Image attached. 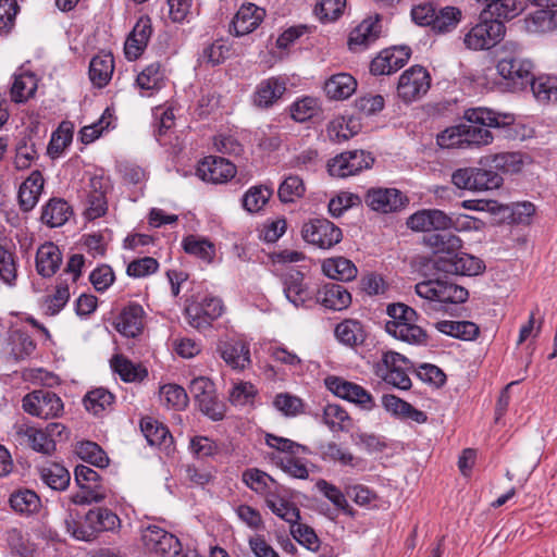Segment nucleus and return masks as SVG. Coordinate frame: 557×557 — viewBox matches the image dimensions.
Here are the masks:
<instances>
[{
    "label": "nucleus",
    "instance_id": "obj_1",
    "mask_svg": "<svg viewBox=\"0 0 557 557\" xmlns=\"http://www.w3.org/2000/svg\"><path fill=\"white\" fill-rule=\"evenodd\" d=\"M466 123L446 128L437 136L443 148L481 146L493 141L487 127H505L513 123L511 114L497 113L487 108H473L465 112Z\"/></svg>",
    "mask_w": 557,
    "mask_h": 557
},
{
    "label": "nucleus",
    "instance_id": "obj_2",
    "mask_svg": "<svg viewBox=\"0 0 557 557\" xmlns=\"http://www.w3.org/2000/svg\"><path fill=\"white\" fill-rule=\"evenodd\" d=\"M425 244L433 249V264L440 272L473 276L485 270V264L480 258L460 251L462 240L457 235L431 234L425 238Z\"/></svg>",
    "mask_w": 557,
    "mask_h": 557
},
{
    "label": "nucleus",
    "instance_id": "obj_3",
    "mask_svg": "<svg viewBox=\"0 0 557 557\" xmlns=\"http://www.w3.org/2000/svg\"><path fill=\"white\" fill-rule=\"evenodd\" d=\"M498 74L515 85L524 86L530 83L533 63L524 58L522 46L516 41H506L500 48L496 65Z\"/></svg>",
    "mask_w": 557,
    "mask_h": 557
},
{
    "label": "nucleus",
    "instance_id": "obj_4",
    "mask_svg": "<svg viewBox=\"0 0 557 557\" xmlns=\"http://www.w3.org/2000/svg\"><path fill=\"white\" fill-rule=\"evenodd\" d=\"M265 443L284 454L275 457L274 460L286 474L300 480H306L309 476L307 460L298 457L299 454H309L308 447L273 434H267Z\"/></svg>",
    "mask_w": 557,
    "mask_h": 557
},
{
    "label": "nucleus",
    "instance_id": "obj_5",
    "mask_svg": "<svg viewBox=\"0 0 557 557\" xmlns=\"http://www.w3.org/2000/svg\"><path fill=\"white\" fill-rule=\"evenodd\" d=\"M65 430L61 423H49L45 429H37L27 423L14 425V435L18 444L28 445L35 451L51 455L55 450L54 436H60Z\"/></svg>",
    "mask_w": 557,
    "mask_h": 557
},
{
    "label": "nucleus",
    "instance_id": "obj_6",
    "mask_svg": "<svg viewBox=\"0 0 557 557\" xmlns=\"http://www.w3.org/2000/svg\"><path fill=\"white\" fill-rule=\"evenodd\" d=\"M416 293L419 297L444 308L448 304H462L468 297V290L447 280H428L416 284ZM436 308V306H434Z\"/></svg>",
    "mask_w": 557,
    "mask_h": 557
},
{
    "label": "nucleus",
    "instance_id": "obj_7",
    "mask_svg": "<svg viewBox=\"0 0 557 557\" xmlns=\"http://www.w3.org/2000/svg\"><path fill=\"white\" fill-rule=\"evenodd\" d=\"M412 370L411 362L403 355L395 351L383 352L376 364V374L387 384L399 389H409L411 380L409 372Z\"/></svg>",
    "mask_w": 557,
    "mask_h": 557
},
{
    "label": "nucleus",
    "instance_id": "obj_8",
    "mask_svg": "<svg viewBox=\"0 0 557 557\" xmlns=\"http://www.w3.org/2000/svg\"><path fill=\"white\" fill-rule=\"evenodd\" d=\"M324 383L333 395L354 404L361 410L372 411L376 407L372 394L355 382H350L341 376L331 375L324 380Z\"/></svg>",
    "mask_w": 557,
    "mask_h": 557
},
{
    "label": "nucleus",
    "instance_id": "obj_9",
    "mask_svg": "<svg viewBox=\"0 0 557 557\" xmlns=\"http://www.w3.org/2000/svg\"><path fill=\"white\" fill-rule=\"evenodd\" d=\"M451 182L460 189L484 191L498 188L503 183V178L492 170L463 168L453 173Z\"/></svg>",
    "mask_w": 557,
    "mask_h": 557
},
{
    "label": "nucleus",
    "instance_id": "obj_10",
    "mask_svg": "<svg viewBox=\"0 0 557 557\" xmlns=\"http://www.w3.org/2000/svg\"><path fill=\"white\" fill-rule=\"evenodd\" d=\"M431 87L430 73L420 65L406 70L399 77L397 95L406 103L420 100Z\"/></svg>",
    "mask_w": 557,
    "mask_h": 557
},
{
    "label": "nucleus",
    "instance_id": "obj_11",
    "mask_svg": "<svg viewBox=\"0 0 557 557\" xmlns=\"http://www.w3.org/2000/svg\"><path fill=\"white\" fill-rule=\"evenodd\" d=\"M506 27L498 18L487 20L474 25L463 38L471 50H486L496 46L504 37Z\"/></svg>",
    "mask_w": 557,
    "mask_h": 557
},
{
    "label": "nucleus",
    "instance_id": "obj_12",
    "mask_svg": "<svg viewBox=\"0 0 557 557\" xmlns=\"http://www.w3.org/2000/svg\"><path fill=\"white\" fill-rule=\"evenodd\" d=\"M25 412L41 419H53L63 411L61 398L48 389H36L23 397Z\"/></svg>",
    "mask_w": 557,
    "mask_h": 557
},
{
    "label": "nucleus",
    "instance_id": "obj_13",
    "mask_svg": "<svg viewBox=\"0 0 557 557\" xmlns=\"http://www.w3.org/2000/svg\"><path fill=\"white\" fill-rule=\"evenodd\" d=\"M189 393L202 413L213 421L223 419L224 408L216 398L215 387L210 379L206 376L194 379L189 384Z\"/></svg>",
    "mask_w": 557,
    "mask_h": 557
},
{
    "label": "nucleus",
    "instance_id": "obj_14",
    "mask_svg": "<svg viewBox=\"0 0 557 557\" xmlns=\"http://www.w3.org/2000/svg\"><path fill=\"white\" fill-rule=\"evenodd\" d=\"M141 541L148 552L161 557H175L182 550L181 542L174 534L154 524L143 529Z\"/></svg>",
    "mask_w": 557,
    "mask_h": 557
},
{
    "label": "nucleus",
    "instance_id": "obj_15",
    "mask_svg": "<svg viewBox=\"0 0 557 557\" xmlns=\"http://www.w3.org/2000/svg\"><path fill=\"white\" fill-rule=\"evenodd\" d=\"M305 242L322 249H330L342 240L339 227L326 219H312L301 228Z\"/></svg>",
    "mask_w": 557,
    "mask_h": 557
},
{
    "label": "nucleus",
    "instance_id": "obj_16",
    "mask_svg": "<svg viewBox=\"0 0 557 557\" xmlns=\"http://www.w3.org/2000/svg\"><path fill=\"white\" fill-rule=\"evenodd\" d=\"M373 161L371 154L363 150L343 152L329 162V173L335 177H347L369 169Z\"/></svg>",
    "mask_w": 557,
    "mask_h": 557
},
{
    "label": "nucleus",
    "instance_id": "obj_17",
    "mask_svg": "<svg viewBox=\"0 0 557 557\" xmlns=\"http://www.w3.org/2000/svg\"><path fill=\"white\" fill-rule=\"evenodd\" d=\"M408 201L407 196L396 188H371L364 196L366 205L381 213L400 211L408 205Z\"/></svg>",
    "mask_w": 557,
    "mask_h": 557
},
{
    "label": "nucleus",
    "instance_id": "obj_18",
    "mask_svg": "<svg viewBox=\"0 0 557 557\" xmlns=\"http://www.w3.org/2000/svg\"><path fill=\"white\" fill-rule=\"evenodd\" d=\"M110 188L109 178L102 175L90 177L86 190V216L89 220L98 219L108 210L107 191Z\"/></svg>",
    "mask_w": 557,
    "mask_h": 557
},
{
    "label": "nucleus",
    "instance_id": "obj_19",
    "mask_svg": "<svg viewBox=\"0 0 557 557\" xmlns=\"http://www.w3.org/2000/svg\"><path fill=\"white\" fill-rule=\"evenodd\" d=\"M236 174V168L228 160L209 156L199 162L197 168V175L205 182L212 184H222Z\"/></svg>",
    "mask_w": 557,
    "mask_h": 557
},
{
    "label": "nucleus",
    "instance_id": "obj_20",
    "mask_svg": "<svg viewBox=\"0 0 557 557\" xmlns=\"http://www.w3.org/2000/svg\"><path fill=\"white\" fill-rule=\"evenodd\" d=\"M411 51L408 47H394L385 49L374 58L370 64L373 75H389L401 69L410 59Z\"/></svg>",
    "mask_w": 557,
    "mask_h": 557
},
{
    "label": "nucleus",
    "instance_id": "obj_21",
    "mask_svg": "<svg viewBox=\"0 0 557 557\" xmlns=\"http://www.w3.org/2000/svg\"><path fill=\"white\" fill-rule=\"evenodd\" d=\"M450 216L438 209H422L407 219V226L416 232L447 231Z\"/></svg>",
    "mask_w": 557,
    "mask_h": 557
},
{
    "label": "nucleus",
    "instance_id": "obj_22",
    "mask_svg": "<svg viewBox=\"0 0 557 557\" xmlns=\"http://www.w3.org/2000/svg\"><path fill=\"white\" fill-rule=\"evenodd\" d=\"M152 34L151 20L140 16L127 36L124 45L125 57L129 61L138 59L145 51Z\"/></svg>",
    "mask_w": 557,
    "mask_h": 557
},
{
    "label": "nucleus",
    "instance_id": "obj_23",
    "mask_svg": "<svg viewBox=\"0 0 557 557\" xmlns=\"http://www.w3.org/2000/svg\"><path fill=\"white\" fill-rule=\"evenodd\" d=\"M216 350L220 357L232 369H245L250 363V351L248 345L236 338L221 341Z\"/></svg>",
    "mask_w": 557,
    "mask_h": 557
},
{
    "label": "nucleus",
    "instance_id": "obj_24",
    "mask_svg": "<svg viewBox=\"0 0 557 557\" xmlns=\"http://www.w3.org/2000/svg\"><path fill=\"white\" fill-rule=\"evenodd\" d=\"M287 79L273 76L261 81L253 94V103L259 108L272 107L286 91Z\"/></svg>",
    "mask_w": 557,
    "mask_h": 557
},
{
    "label": "nucleus",
    "instance_id": "obj_25",
    "mask_svg": "<svg viewBox=\"0 0 557 557\" xmlns=\"http://www.w3.org/2000/svg\"><path fill=\"white\" fill-rule=\"evenodd\" d=\"M264 16V9L253 3L243 4L232 21L234 34L236 36H244L252 33L263 21Z\"/></svg>",
    "mask_w": 557,
    "mask_h": 557
},
{
    "label": "nucleus",
    "instance_id": "obj_26",
    "mask_svg": "<svg viewBox=\"0 0 557 557\" xmlns=\"http://www.w3.org/2000/svg\"><path fill=\"white\" fill-rule=\"evenodd\" d=\"M45 180L40 171H33L21 184L18 189V205L24 212L32 211L38 203L44 190Z\"/></svg>",
    "mask_w": 557,
    "mask_h": 557
},
{
    "label": "nucleus",
    "instance_id": "obj_27",
    "mask_svg": "<svg viewBox=\"0 0 557 557\" xmlns=\"http://www.w3.org/2000/svg\"><path fill=\"white\" fill-rule=\"evenodd\" d=\"M62 263V253L51 242L42 244L36 253V270L42 277H51Z\"/></svg>",
    "mask_w": 557,
    "mask_h": 557
},
{
    "label": "nucleus",
    "instance_id": "obj_28",
    "mask_svg": "<svg viewBox=\"0 0 557 557\" xmlns=\"http://www.w3.org/2000/svg\"><path fill=\"white\" fill-rule=\"evenodd\" d=\"M143 307L138 304H131L120 313L116 322V330L126 337H135L140 334L144 327Z\"/></svg>",
    "mask_w": 557,
    "mask_h": 557
},
{
    "label": "nucleus",
    "instance_id": "obj_29",
    "mask_svg": "<svg viewBox=\"0 0 557 557\" xmlns=\"http://www.w3.org/2000/svg\"><path fill=\"white\" fill-rule=\"evenodd\" d=\"M336 339L350 348L362 345L367 339L364 325L356 319H345L335 327Z\"/></svg>",
    "mask_w": 557,
    "mask_h": 557
},
{
    "label": "nucleus",
    "instance_id": "obj_30",
    "mask_svg": "<svg viewBox=\"0 0 557 557\" xmlns=\"http://www.w3.org/2000/svg\"><path fill=\"white\" fill-rule=\"evenodd\" d=\"M317 300L327 309L339 311L351 304V295L343 285L331 283L318 292Z\"/></svg>",
    "mask_w": 557,
    "mask_h": 557
},
{
    "label": "nucleus",
    "instance_id": "obj_31",
    "mask_svg": "<svg viewBox=\"0 0 557 557\" xmlns=\"http://www.w3.org/2000/svg\"><path fill=\"white\" fill-rule=\"evenodd\" d=\"M72 208L61 198H51L41 210V222L49 227H59L72 215Z\"/></svg>",
    "mask_w": 557,
    "mask_h": 557
},
{
    "label": "nucleus",
    "instance_id": "obj_32",
    "mask_svg": "<svg viewBox=\"0 0 557 557\" xmlns=\"http://www.w3.org/2000/svg\"><path fill=\"white\" fill-rule=\"evenodd\" d=\"M357 88V81L348 73L332 75L324 84V90L330 99L344 100L349 98Z\"/></svg>",
    "mask_w": 557,
    "mask_h": 557
},
{
    "label": "nucleus",
    "instance_id": "obj_33",
    "mask_svg": "<svg viewBox=\"0 0 557 557\" xmlns=\"http://www.w3.org/2000/svg\"><path fill=\"white\" fill-rule=\"evenodd\" d=\"M382 406L386 411L401 419H409L417 423H424L428 420L423 411L416 409L409 403L395 395H384L382 397Z\"/></svg>",
    "mask_w": 557,
    "mask_h": 557
},
{
    "label": "nucleus",
    "instance_id": "obj_34",
    "mask_svg": "<svg viewBox=\"0 0 557 557\" xmlns=\"http://www.w3.org/2000/svg\"><path fill=\"white\" fill-rule=\"evenodd\" d=\"M322 421L332 432H349L354 426L348 411L338 404H327L323 407Z\"/></svg>",
    "mask_w": 557,
    "mask_h": 557
},
{
    "label": "nucleus",
    "instance_id": "obj_35",
    "mask_svg": "<svg viewBox=\"0 0 557 557\" xmlns=\"http://www.w3.org/2000/svg\"><path fill=\"white\" fill-rule=\"evenodd\" d=\"M273 195L271 185L260 184L249 187L242 197V206L249 213H259L270 201Z\"/></svg>",
    "mask_w": 557,
    "mask_h": 557
},
{
    "label": "nucleus",
    "instance_id": "obj_36",
    "mask_svg": "<svg viewBox=\"0 0 557 557\" xmlns=\"http://www.w3.org/2000/svg\"><path fill=\"white\" fill-rule=\"evenodd\" d=\"M113 70L114 60L112 54H97L89 64V78L95 86L99 88L104 87L111 79Z\"/></svg>",
    "mask_w": 557,
    "mask_h": 557
},
{
    "label": "nucleus",
    "instance_id": "obj_37",
    "mask_svg": "<svg viewBox=\"0 0 557 557\" xmlns=\"http://www.w3.org/2000/svg\"><path fill=\"white\" fill-rule=\"evenodd\" d=\"M385 331L396 339L412 345H424L428 338L425 331L417 324V321L398 323V325L385 324Z\"/></svg>",
    "mask_w": 557,
    "mask_h": 557
},
{
    "label": "nucleus",
    "instance_id": "obj_38",
    "mask_svg": "<svg viewBox=\"0 0 557 557\" xmlns=\"http://www.w3.org/2000/svg\"><path fill=\"white\" fill-rule=\"evenodd\" d=\"M284 294L296 307L304 306L312 298L300 272L289 273L284 281Z\"/></svg>",
    "mask_w": 557,
    "mask_h": 557
},
{
    "label": "nucleus",
    "instance_id": "obj_39",
    "mask_svg": "<svg viewBox=\"0 0 557 557\" xmlns=\"http://www.w3.org/2000/svg\"><path fill=\"white\" fill-rule=\"evenodd\" d=\"M322 270L327 277L343 282L352 281L358 274L357 267L344 257L325 260Z\"/></svg>",
    "mask_w": 557,
    "mask_h": 557
},
{
    "label": "nucleus",
    "instance_id": "obj_40",
    "mask_svg": "<svg viewBox=\"0 0 557 557\" xmlns=\"http://www.w3.org/2000/svg\"><path fill=\"white\" fill-rule=\"evenodd\" d=\"M85 523L96 534L103 531H113L120 524L119 517L108 508L90 509L85 516Z\"/></svg>",
    "mask_w": 557,
    "mask_h": 557
},
{
    "label": "nucleus",
    "instance_id": "obj_41",
    "mask_svg": "<svg viewBox=\"0 0 557 557\" xmlns=\"http://www.w3.org/2000/svg\"><path fill=\"white\" fill-rule=\"evenodd\" d=\"M164 70L160 62H153L147 65L136 78V85L148 96L160 90L164 84Z\"/></svg>",
    "mask_w": 557,
    "mask_h": 557
},
{
    "label": "nucleus",
    "instance_id": "obj_42",
    "mask_svg": "<svg viewBox=\"0 0 557 557\" xmlns=\"http://www.w3.org/2000/svg\"><path fill=\"white\" fill-rule=\"evenodd\" d=\"M381 30V26L379 25L377 20L368 18L362 21L351 33L349 36V47L350 49H356L357 47H367L373 41L376 40Z\"/></svg>",
    "mask_w": 557,
    "mask_h": 557
},
{
    "label": "nucleus",
    "instance_id": "obj_43",
    "mask_svg": "<svg viewBox=\"0 0 557 557\" xmlns=\"http://www.w3.org/2000/svg\"><path fill=\"white\" fill-rule=\"evenodd\" d=\"M436 329L445 335L462 341H473L480 333L479 326L471 321H440Z\"/></svg>",
    "mask_w": 557,
    "mask_h": 557
},
{
    "label": "nucleus",
    "instance_id": "obj_44",
    "mask_svg": "<svg viewBox=\"0 0 557 557\" xmlns=\"http://www.w3.org/2000/svg\"><path fill=\"white\" fill-rule=\"evenodd\" d=\"M496 18L512 20L524 10L523 0H476Z\"/></svg>",
    "mask_w": 557,
    "mask_h": 557
},
{
    "label": "nucleus",
    "instance_id": "obj_45",
    "mask_svg": "<svg viewBox=\"0 0 557 557\" xmlns=\"http://www.w3.org/2000/svg\"><path fill=\"white\" fill-rule=\"evenodd\" d=\"M40 479L54 491H64L71 481L67 469L59 463H49L39 469Z\"/></svg>",
    "mask_w": 557,
    "mask_h": 557
},
{
    "label": "nucleus",
    "instance_id": "obj_46",
    "mask_svg": "<svg viewBox=\"0 0 557 557\" xmlns=\"http://www.w3.org/2000/svg\"><path fill=\"white\" fill-rule=\"evenodd\" d=\"M111 367L124 382H141L148 375L145 368L120 355L113 357Z\"/></svg>",
    "mask_w": 557,
    "mask_h": 557
},
{
    "label": "nucleus",
    "instance_id": "obj_47",
    "mask_svg": "<svg viewBox=\"0 0 557 557\" xmlns=\"http://www.w3.org/2000/svg\"><path fill=\"white\" fill-rule=\"evenodd\" d=\"M530 33H549L557 29V10H537L525 18Z\"/></svg>",
    "mask_w": 557,
    "mask_h": 557
},
{
    "label": "nucleus",
    "instance_id": "obj_48",
    "mask_svg": "<svg viewBox=\"0 0 557 557\" xmlns=\"http://www.w3.org/2000/svg\"><path fill=\"white\" fill-rule=\"evenodd\" d=\"M462 13L456 7H443L435 9L432 29L436 33H448L457 27L461 21Z\"/></svg>",
    "mask_w": 557,
    "mask_h": 557
},
{
    "label": "nucleus",
    "instance_id": "obj_49",
    "mask_svg": "<svg viewBox=\"0 0 557 557\" xmlns=\"http://www.w3.org/2000/svg\"><path fill=\"white\" fill-rule=\"evenodd\" d=\"M37 89V78L33 73L23 72L14 75L11 87V99L14 102H24L34 96Z\"/></svg>",
    "mask_w": 557,
    "mask_h": 557
},
{
    "label": "nucleus",
    "instance_id": "obj_50",
    "mask_svg": "<svg viewBox=\"0 0 557 557\" xmlns=\"http://www.w3.org/2000/svg\"><path fill=\"white\" fill-rule=\"evenodd\" d=\"M38 157L36 140L32 136H24L15 148L14 166L16 170H26Z\"/></svg>",
    "mask_w": 557,
    "mask_h": 557
},
{
    "label": "nucleus",
    "instance_id": "obj_51",
    "mask_svg": "<svg viewBox=\"0 0 557 557\" xmlns=\"http://www.w3.org/2000/svg\"><path fill=\"white\" fill-rule=\"evenodd\" d=\"M265 504L274 515L288 522L290 525L296 524L300 519L299 509L275 493L268 495Z\"/></svg>",
    "mask_w": 557,
    "mask_h": 557
},
{
    "label": "nucleus",
    "instance_id": "obj_52",
    "mask_svg": "<svg viewBox=\"0 0 557 557\" xmlns=\"http://www.w3.org/2000/svg\"><path fill=\"white\" fill-rule=\"evenodd\" d=\"M11 508L20 513L30 515L39 510L41 503L32 490H18L10 496Z\"/></svg>",
    "mask_w": 557,
    "mask_h": 557
},
{
    "label": "nucleus",
    "instance_id": "obj_53",
    "mask_svg": "<svg viewBox=\"0 0 557 557\" xmlns=\"http://www.w3.org/2000/svg\"><path fill=\"white\" fill-rule=\"evenodd\" d=\"M531 88L534 97L541 102L557 101V77L552 75L532 76Z\"/></svg>",
    "mask_w": 557,
    "mask_h": 557
},
{
    "label": "nucleus",
    "instance_id": "obj_54",
    "mask_svg": "<svg viewBox=\"0 0 557 557\" xmlns=\"http://www.w3.org/2000/svg\"><path fill=\"white\" fill-rule=\"evenodd\" d=\"M306 193V186L298 175H288L280 184L277 189L278 199L283 203H292L302 198Z\"/></svg>",
    "mask_w": 557,
    "mask_h": 557
},
{
    "label": "nucleus",
    "instance_id": "obj_55",
    "mask_svg": "<svg viewBox=\"0 0 557 557\" xmlns=\"http://www.w3.org/2000/svg\"><path fill=\"white\" fill-rule=\"evenodd\" d=\"M140 430L150 445L160 446L165 445L168 440L172 441L166 426L150 417L141 419Z\"/></svg>",
    "mask_w": 557,
    "mask_h": 557
},
{
    "label": "nucleus",
    "instance_id": "obj_56",
    "mask_svg": "<svg viewBox=\"0 0 557 557\" xmlns=\"http://www.w3.org/2000/svg\"><path fill=\"white\" fill-rule=\"evenodd\" d=\"M79 491L71 496V502L75 505H90L103 502L108 496V490L100 481L78 486Z\"/></svg>",
    "mask_w": 557,
    "mask_h": 557
},
{
    "label": "nucleus",
    "instance_id": "obj_57",
    "mask_svg": "<svg viewBox=\"0 0 557 557\" xmlns=\"http://www.w3.org/2000/svg\"><path fill=\"white\" fill-rule=\"evenodd\" d=\"M183 248L188 255L195 256L206 262H211L214 255V246L206 238L189 235L183 239Z\"/></svg>",
    "mask_w": 557,
    "mask_h": 557
},
{
    "label": "nucleus",
    "instance_id": "obj_58",
    "mask_svg": "<svg viewBox=\"0 0 557 557\" xmlns=\"http://www.w3.org/2000/svg\"><path fill=\"white\" fill-rule=\"evenodd\" d=\"M525 158L520 152H500L491 157L490 165L504 173H518L524 165Z\"/></svg>",
    "mask_w": 557,
    "mask_h": 557
},
{
    "label": "nucleus",
    "instance_id": "obj_59",
    "mask_svg": "<svg viewBox=\"0 0 557 557\" xmlns=\"http://www.w3.org/2000/svg\"><path fill=\"white\" fill-rule=\"evenodd\" d=\"M114 401V396L108 389L98 387L88 392L84 397V406L95 416L102 413Z\"/></svg>",
    "mask_w": 557,
    "mask_h": 557
},
{
    "label": "nucleus",
    "instance_id": "obj_60",
    "mask_svg": "<svg viewBox=\"0 0 557 557\" xmlns=\"http://www.w3.org/2000/svg\"><path fill=\"white\" fill-rule=\"evenodd\" d=\"M75 453L82 460L98 468H104L109 463V458L106 453L94 442L86 441L78 443Z\"/></svg>",
    "mask_w": 557,
    "mask_h": 557
},
{
    "label": "nucleus",
    "instance_id": "obj_61",
    "mask_svg": "<svg viewBox=\"0 0 557 557\" xmlns=\"http://www.w3.org/2000/svg\"><path fill=\"white\" fill-rule=\"evenodd\" d=\"M160 400L168 408L183 410L188 405L186 391L177 384H165L160 387Z\"/></svg>",
    "mask_w": 557,
    "mask_h": 557
},
{
    "label": "nucleus",
    "instance_id": "obj_62",
    "mask_svg": "<svg viewBox=\"0 0 557 557\" xmlns=\"http://www.w3.org/2000/svg\"><path fill=\"white\" fill-rule=\"evenodd\" d=\"M320 101L319 99L310 96H306L297 99L292 103L289 111L290 116L297 122H305L313 116L318 115L320 112Z\"/></svg>",
    "mask_w": 557,
    "mask_h": 557
},
{
    "label": "nucleus",
    "instance_id": "obj_63",
    "mask_svg": "<svg viewBox=\"0 0 557 557\" xmlns=\"http://www.w3.org/2000/svg\"><path fill=\"white\" fill-rule=\"evenodd\" d=\"M320 456L324 461L338 462L342 466L354 467L356 457L347 449L335 442L321 444L319 447Z\"/></svg>",
    "mask_w": 557,
    "mask_h": 557
},
{
    "label": "nucleus",
    "instance_id": "obj_64",
    "mask_svg": "<svg viewBox=\"0 0 557 557\" xmlns=\"http://www.w3.org/2000/svg\"><path fill=\"white\" fill-rule=\"evenodd\" d=\"M230 54V47L223 40H216L206 46L198 57V62L202 65L215 66L223 63Z\"/></svg>",
    "mask_w": 557,
    "mask_h": 557
}]
</instances>
